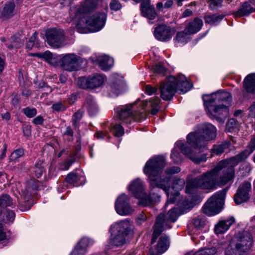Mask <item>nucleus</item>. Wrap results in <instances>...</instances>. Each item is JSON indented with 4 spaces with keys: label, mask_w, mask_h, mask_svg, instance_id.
Listing matches in <instances>:
<instances>
[{
    "label": "nucleus",
    "mask_w": 255,
    "mask_h": 255,
    "mask_svg": "<svg viewBox=\"0 0 255 255\" xmlns=\"http://www.w3.org/2000/svg\"><path fill=\"white\" fill-rule=\"evenodd\" d=\"M149 190V196L147 197L144 192L143 183L139 179L133 180L128 186V190L131 192L133 196L136 198L140 199L139 204L145 206H149L152 202L158 201L160 198V196L158 195V198L154 199L155 196L153 195V193L150 194V188Z\"/></svg>",
    "instance_id": "8"
},
{
    "label": "nucleus",
    "mask_w": 255,
    "mask_h": 255,
    "mask_svg": "<svg viewBox=\"0 0 255 255\" xmlns=\"http://www.w3.org/2000/svg\"><path fill=\"white\" fill-rule=\"evenodd\" d=\"M226 255H242L241 252L237 250L234 246V243H232L229 245L226 250Z\"/></svg>",
    "instance_id": "42"
},
{
    "label": "nucleus",
    "mask_w": 255,
    "mask_h": 255,
    "mask_svg": "<svg viewBox=\"0 0 255 255\" xmlns=\"http://www.w3.org/2000/svg\"><path fill=\"white\" fill-rule=\"evenodd\" d=\"M251 191L252 185L251 182L245 181L241 183L238 186L234 197L236 204L240 205L247 202L250 198Z\"/></svg>",
    "instance_id": "15"
},
{
    "label": "nucleus",
    "mask_w": 255,
    "mask_h": 255,
    "mask_svg": "<svg viewBox=\"0 0 255 255\" xmlns=\"http://www.w3.org/2000/svg\"><path fill=\"white\" fill-rule=\"evenodd\" d=\"M210 115L220 122H224V119L229 115V109L226 105L215 103L208 104L204 102Z\"/></svg>",
    "instance_id": "14"
},
{
    "label": "nucleus",
    "mask_w": 255,
    "mask_h": 255,
    "mask_svg": "<svg viewBox=\"0 0 255 255\" xmlns=\"http://www.w3.org/2000/svg\"><path fill=\"white\" fill-rule=\"evenodd\" d=\"M210 6H216L221 5L223 0H208Z\"/></svg>",
    "instance_id": "63"
},
{
    "label": "nucleus",
    "mask_w": 255,
    "mask_h": 255,
    "mask_svg": "<svg viewBox=\"0 0 255 255\" xmlns=\"http://www.w3.org/2000/svg\"><path fill=\"white\" fill-rule=\"evenodd\" d=\"M22 112L28 118H33L37 114L36 109L34 108H30L29 107L23 108L22 110Z\"/></svg>",
    "instance_id": "45"
},
{
    "label": "nucleus",
    "mask_w": 255,
    "mask_h": 255,
    "mask_svg": "<svg viewBox=\"0 0 255 255\" xmlns=\"http://www.w3.org/2000/svg\"><path fill=\"white\" fill-rule=\"evenodd\" d=\"M249 116L251 117L255 116V103H254L249 108Z\"/></svg>",
    "instance_id": "64"
},
{
    "label": "nucleus",
    "mask_w": 255,
    "mask_h": 255,
    "mask_svg": "<svg viewBox=\"0 0 255 255\" xmlns=\"http://www.w3.org/2000/svg\"><path fill=\"white\" fill-rule=\"evenodd\" d=\"M227 189H224L213 195L202 208L203 212L208 216L218 214L221 210Z\"/></svg>",
    "instance_id": "7"
},
{
    "label": "nucleus",
    "mask_w": 255,
    "mask_h": 255,
    "mask_svg": "<svg viewBox=\"0 0 255 255\" xmlns=\"http://www.w3.org/2000/svg\"><path fill=\"white\" fill-rule=\"evenodd\" d=\"M45 36L48 44L54 47H60L64 40L63 31L55 28L46 30Z\"/></svg>",
    "instance_id": "18"
},
{
    "label": "nucleus",
    "mask_w": 255,
    "mask_h": 255,
    "mask_svg": "<svg viewBox=\"0 0 255 255\" xmlns=\"http://www.w3.org/2000/svg\"><path fill=\"white\" fill-rule=\"evenodd\" d=\"M31 127L30 125H25L23 126V132L25 136H29L31 135Z\"/></svg>",
    "instance_id": "60"
},
{
    "label": "nucleus",
    "mask_w": 255,
    "mask_h": 255,
    "mask_svg": "<svg viewBox=\"0 0 255 255\" xmlns=\"http://www.w3.org/2000/svg\"><path fill=\"white\" fill-rule=\"evenodd\" d=\"M255 10V4L251 2H244L238 11L234 12L235 17H241L248 15Z\"/></svg>",
    "instance_id": "27"
},
{
    "label": "nucleus",
    "mask_w": 255,
    "mask_h": 255,
    "mask_svg": "<svg viewBox=\"0 0 255 255\" xmlns=\"http://www.w3.org/2000/svg\"><path fill=\"white\" fill-rule=\"evenodd\" d=\"M224 160L219 162L214 168H217L218 174L222 171V174L217 178L218 186L225 185L232 181L235 178V168Z\"/></svg>",
    "instance_id": "10"
},
{
    "label": "nucleus",
    "mask_w": 255,
    "mask_h": 255,
    "mask_svg": "<svg viewBox=\"0 0 255 255\" xmlns=\"http://www.w3.org/2000/svg\"><path fill=\"white\" fill-rule=\"evenodd\" d=\"M178 209L174 208L170 209L166 215L161 214L156 218L154 226L151 244H154L158 237L166 229H170L171 226L170 222H175L179 216Z\"/></svg>",
    "instance_id": "6"
},
{
    "label": "nucleus",
    "mask_w": 255,
    "mask_h": 255,
    "mask_svg": "<svg viewBox=\"0 0 255 255\" xmlns=\"http://www.w3.org/2000/svg\"><path fill=\"white\" fill-rule=\"evenodd\" d=\"M42 161H39L35 164L34 166L31 169L33 174L36 178L40 177L44 172V169L42 166Z\"/></svg>",
    "instance_id": "36"
},
{
    "label": "nucleus",
    "mask_w": 255,
    "mask_h": 255,
    "mask_svg": "<svg viewBox=\"0 0 255 255\" xmlns=\"http://www.w3.org/2000/svg\"><path fill=\"white\" fill-rule=\"evenodd\" d=\"M169 246V241L168 237L163 235L160 237L156 248L154 250L151 249L149 250L148 255H160L165 252Z\"/></svg>",
    "instance_id": "24"
},
{
    "label": "nucleus",
    "mask_w": 255,
    "mask_h": 255,
    "mask_svg": "<svg viewBox=\"0 0 255 255\" xmlns=\"http://www.w3.org/2000/svg\"><path fill=\"white\" fill-rule=\"evenodd\" d=\"M122 5L117 0H113L110 3V7L112 10L118 11L121 9Z\"/></svg>",
    "instance_id": "55"
},
{
    "label": "nucleus",
    "mask_w": 255,
    "mask_h": 255,
    "mask_svg": "<svg viewBox=\"0 0 255 255\" xmlns=\"http://www.w3.org/2000/svg\"><path fill=\"white\" fill-rule=\"evenodd\" d=\"M174 30L165 25H160L154 31V36L158 40L165 41L169 39L174 34Z\"/></svg>",
    "instance_id": "23"
},
{
    "label": "nucleus",
    "mask_w": 255,
    "mask_h": 255,
    "mask_svg": "<svg viewBox=\"0 0 255 255\" xmlns=\"http://www.w3.org/2000/svg\"><path fill=\"white\" fill-rule=\"evenodd\" d=\"M152 70L154 73L164 75L165 71V68L160 63L154 65L152 67Z\"/></svg>",
    "instance_id": "52"
},
{
    "label": "nucleus",
    "mask_w": 255,
    "mask_h": 255,
    "mask_svg": "<svg viewBox=\"0 0 255 255\" xmlns=\"http://www.w3.org/2000/svg\"><path fill=\"white\" fill-rule=\"evenodd\" d=\"M218 170L217 168L203 173L188 182L186 186V192L191 193L196 188L206 190H213L218 187Z\"/></svg>",
    "instance_id": "4"
},
{
    "label": "nucleus",
    "mask_w": 255,
    "mask_h": 255,
    "mask_svg": "<svg viewBox=\"0 0 255 255\" xmlns=\"http://www.w3.org/2000/svg\"><path fill=\"white\" fill-rule=\"evenodd\" d=\"M165 166V158L158 155L148 160L144 166L143 172L148 177L150 194L153 193L155 196L154 199L158 197L159 189H162L168 195L169 178L164 176L158 177Z\"/></svg>",
    "instance_id": "2"
},
{
    "label": "nucleus",
    "mask_w": 255,
    "mask_h": 255,
    "mask_svg": "<svg viewBox=\"0 0 255 255\" xmlns=\"http://www.w3.org/2000/svg\"><path fill=\"white\" fill-rule=\"evenodd\" d=\"M224 15L221 14H209L204 16L206 23L210 25H216L224 18Z\"/></svg>",
    "instance_id": "33"
},
{
    "label": "nucleus",
    "mask_w": 255,
    "mask_h": 255,
    "mask_svg": "<svg viewBox=\"0 0 255 255\" xmlns=\"http://www.w3.org/2000/svg\"><path fill=\"white\" fill-rule=\"evenodd\" d=\"M160 100L159 98L156 97L151 98L149 101L150 107L151 108V114L155 115L157 114L159 110V103Z\"/></svg>",
    "instance_id": "37"
},
{
    "label": "nucleus",
    "mask_w": 255,
    "mask_h": 255,
    "mask_svg": "<svg viewBox=\"0 0 255 255\" xmlns=\"http://www.w3.org/2000/svg\"><path fill=\"white\" fill-rule=\"evenodd\" d=\"M123 88L124 83L121 79L113 81L111 85L112 92L117 96L123 92Z\"/></svg>",
    "instance_id": "34"
},
{
    "label": "nucleus",
    "mask_w": 255,
    "mask_h": 255,
    "mask_svg": "<svg viewBox=\"0 0 255 255\" xmlns=\"http://www.w3.org/2000/svg\"><path fill=\"white\" fill-rule=\"evenodd\" d=\"M11 44L8 45V47L9 49H12L13 48H18L21 46L23 44V42H21L20 41V39L18 38L12 37V41H11Z\"/></svg>",
    "instance_id": "53"
},
{
    "label": "nucleus",
    "mask_w": 255,
    "mask_h": 255,
    "mask_svg": "<svg viewBox=\"0 0 255 255\" xmlns=\"http://www.w3.org/2000/svg\"><path fill=\"white\" fill-rule=\"evenodd\" d=\"M112 132L116 136L120 137L124 134V128L121 125H116L112 129Z\"/></svg>",
    "instance_id": "48"
},
{
    "label": "nucleus",
    "mask_w": 255,
    "mask_h": 255,
    "mask_svg": "<svg viewBox=\"0 0 255 255\" xmlns=\"http://www.w3.org/2000/svg\"><path fill=\"white\" fill-rule=\"evenodd\" d=\"M12 205V200L8 195H3L0 197V212L2 209Z\"/></svg>",
    "instance_id": "38"
},
{
    "label": "nucleus",
    "mask_w": 255,
    "mask_h": 255,
    "mask_svg": "<svg viewBox=\"0 0 255 255\" xmlns=\"http://www.w3.org/2000/svg\"><path fill=\"white\" fill-rule=\"evenodd\" d=\"M90 86L91 89L98 87L104 83V77L101 74H95L93 76L88 77Z\"/></svg>",
    "instance_id": "31"
},
{
    "label": "nucleus",
    "mask_w": 255,
    "mask_h": 255,
    "mask_svg": "<svg viewBox=\"0 0 255 255\" xmlns=\"http://www.w3.org/2000/svg\"><path fill=\"white\" fill-rule=\"evenodd\" d=\"M114 228L118 234L114 237L113 244L116 246L123 245L130 230V222L128 220L122 221L115 224Z\"/></svg>",
    "instance_id": "12"
},
{
    "label": "nucleus",
    "mask_w": 255,
    "mask_h": 255,
    "mask_svg": "<svg viewBox=\"0 0 255 255\" xmlns=\"http://www.w3.org/2000/svg\"><path fill=\"white\" fill-rule=\"evenodd\" d=\"M237 126L238 123L237 121L234 119H231L228 121L226 124V128L229 131L231 132L233 129L237 128Z\"/></svg>",
    "instance_id": "54"
},
{
    "label": "nucleus",
    "mask_w": 255,
    "mask_h": 255,
    "mask_svg": "<svg viewBox=\"0 0 255 255\" xmlns=\"http://www.w3.org/2000/svg\"><path fill=\"white\" fill-rule=\"evenodd\" d=\"M102 0H85L76 11L74 18L78 29L87 28L91 31L101 30L106 22L107 16L104 13H96L88 16L87 14L95 10Z\"/></svg>",
    "instance_id": "1"
},
{
    "label": "nucleus",
    "mask_w": 255,
    "mask_h": 255,
    "mask_svg": "<svg viewBox=\"0 0 255 255\" xmlns=\"http://www.w3.org/2000/svg\"><path fill=\"white\" fill-rule=\"evenodd\" d=\"M87 110L91 116L96 114L98 112V108L95 102L92 99L87 100Z\"/></svg>",
    "instance_id": "41"
},
{
    "label": "nucleus",
    "mask_w": 255,
    "mask_h": 255,
    "mask_svg": "<svg viewBox=\"0 0 255 255\" xmlns=\"http://www.w3.org/2000/svg\"><path fill=\"white\" fill-rule=\"evenodd\" d=\"M78 86L82 89L91 88L90 83L89 82L88 78L81 77L78 81Z\"/></svg>",
    "instance_id": "49"
},
{
    "label": "nucleus",
    "mask_w": 255,
    "mask_h": 255,
    "mask_svg": "<svg viewBox=\"0 0 255 255\" xmlns=\"http://www.w3.org/2000/svg\"><path fill=\"white\" fill-rule=\"evenodd\" d=\"M80 177L79 175L74 172L69 173L65 178L66 182L70 184H74L77 183Z\"/></svg>",
    "instance_id": "44"
},
{
    "label": "nucleus",
    "mask_w": 255,
    "mask_h": 255,
    "mask_svg": "<svg viewBox=\"0 0 255 255\" xmlns=\"http://www.w3.org/2000/svg\"><path fill=\"white\" fill-rule=\"evenodd\" d=\"M15 4L12 2H9L6 3L2 11V16L8 18L13 15Z\"/></svg>",
    "instance_id": "35"
},
{
    "label": "nucleus",
    "mask_w": 255,
    "mask_h": 255,
    "mask_svg": "<svg viewBox=\"0 0 255 255\" xmlns=\"http://www.w3.org/2000/svg\"><path fill=\"white\" fill-rule=\"evenodd\" d=\"M216 136L215 127L210 124H206L203 126L202 131L189 133L187 137V141L195 149L199 148L200 151H203L206 148V142L215 138Z\"/></svg>",
    "instance_id": "5"
},
{
    "label": "nucleus",
    "mask_w": 255,
    "mask_h": 255,
    "mask_svg": "<svg viewBox=\"0 0 255 255\" xmlns=\"http://www.w3.org/2000/svg\"><path fill=\"white\" fill-rule=\"evenodd\" d=\"M79 57L75 54L69 53L63 55L59 61L60 67L64 70H77L79 67Z\"/></svg>",
    "instance_id": "17"
},
{
    "label": "nucleus",
    "mask_w": 255,
    "mask_h": 255,
    "mask_svg": "<svg viewBox=\"0 0 255 255\" xmlns=\"http://www.w3.org/2000/svg\"><path fill=\"white\" fill-rule=\"evenodd\" d=\"M244 87L249 93H255V73L249 74L244 81Z\"/></svg>",
    "instance_id": "29"
},
{
    "label": "nucleus",
    "mask_w": 255,
    "mask_h": 255,
    "mask_svg": "<svg viewBox=\"0 0 255 255\" xmlns=\"http://www.w3.org/2000/svg\"><path fill=\"white\" fill-rule=\"evenodd\" d=\"M84 114V111L82 109L78 110L73 115L72 118V122L74 127L76 128L78 123L82 119Z\"/></svg>",
    "instance_id": "39"
},
{
    "label": "nucleus",
    "mask_w": 255,
    "mask_h": 255,
    "mask_svg": "<svg viewBox=\"0 0 255 255\" xmlns=\"http://www.w3.org/2000/svg\"><path fill=\"white\" fill-rule=\"evenodd\" d=\"M189 35L190 34L187 33L185 28L183 31L178 32L177 33L175 40L178 42L185 43L187 42V40Z\"/></svg>",
    "instance_id": "40"
},
{
    "label": "nucleus",
    "mask_w": 255,
    "mask_h": 255,
    "mask_svg": "<svg viewBox=\"0 0 255 255\" xmlns=\"http://www.w3.org/2000/svg\"><path fill=\"white\" fill-rule=\"evenodd\" d=\"M203 25V20L198 17H196L186 24L185 27V31L190 35L194 34L199 31Z\"/></svg>",
    "instance_id": "26"
},
{
    "label": "nucleus",
    "mask_w": 255,
    "mask_h": 255,
    "mask_svg": "<svg viewBox=\"0 0 255 255\" xmlns=\"http://www.w3.org/2000/svg\"><path fill=\"white\" fill-rule=\"evenodd\" d=\"M180 171H181V169L179 167L173 166V167L167 168L165 171V173L167 175L166 177L170 178V175L178 173L180 172ZM170 180V178H169V180Z\"/></svg>",
    "instance_id": "50"
},
{
    "label": "nucleus",
    "mask_w": 255,
    "mask_h": 255,
    "mask_svg": "<svg viewBox=\"0 0 255 255\" xmlns=\"http://www.w3.org/2000/svg\"><path fill=\"white\" fill-rule=\"evenodd\" d=\"M43 122V118L41 115L36 117L32 120V123L35 125H42Z\"/></svg>",
    "instance_id": "61"
},
{
    "label": "nucleus",
    "mask_w": 255,
    "mask_h": 255,
    "mask_svg": "<svg viewBox=\"0 0 255 255\" xmlns=\"http://www.w3.org/2000/svg\"><path fill=\"white\" fill-rule=\"evenodd\" d=\"M202 99L204 102H206L208 104L215 103L226 105L229 107L232 101V96L228 92L220 91L211 95H204Z\"/></svg>",
    "instance_id": "11"
},
{
    "label": "nucleus",
    "mask_w": 255,
    "mask_h": 255,
    "mask_svg": "<svg viewBox=\"0 0 255 255\" xmlns=\"http://www.w3.org/2000/svg\"><path fill=\"white\" fill-rule=\"evenodd\" d=\"M135 104H128L117 109L118 118L124 124H131L132 121H140L142 114L135 110Z\"/></svg>",
    "instance_id": "9"
},
{
    "label": "nucleus",
    "mask_w": 255,
    "mask_h": 255,
    "mask_svg": "<svg viewBox=\"0 0 255 255\" xmlns=\"http://www.w3.org/2000/svg\"><path fill=\"white\" fill-rule=\"evenodd\" d=\"M157 91V89L155 87H152L151 85H147L145 87V92L149 95L155 93Z\"/></svg>",
    "instance_id": "58"
},
{
    "label": "nucleus",
    "mask_w": 255,
    "mask_h": 255,
    "mask_svg": "<svg viewBox=\"0 0 255 255\" xmlns=\"http://www.w3.org/2000/svg\"><path fill=\"white\" fill-rule=\"evenodd\" d=\"M98 63L101 68L105 71L109 70L114 65L113 59L107 55L100 57Z\"/></svg>",
    "instance_id": "30"
},
{
    "label": "nucleus",
    "mask_w": 255,
    "mask_h": 255,
    "mask_svg": "<svg viewBox=\"0 0 255 255\" xmlns=\"http://www.w3.org/2000/svg\"><path fill=\"white\" fill-rule=\"evenodd\" d=\"M185 184L183 179L175 177L172 186V189L174 191L173 193L170 192V183H169L168 195L165 192L168 196V200L165 204L166 206L169 203H173L175 201V199L179 196V191L181 190Z\"/></svg>",
    "instance_id": "20"
},
{
    "label": "nucleus",
    "mask_w": 255,
    "mask_h": 255,
    "mask_svg": "<svg viewBox=\"0 0 255 255\" xmlns=\"http://www.w3.org/2000/svg\"><path fill=\"white\" fill-rule=\"evenodd\" d=\"M24 154V151L23 148H18L15 150L10 156V160L14 161L17 160L18 158L22 157Z\"/></svg>",
    "instance_id": "47"
},
{
    "label": "nucleus",
    "mask_w": 255,
    "mask_h": 255,
    "mask_svg": "<svg viewBox=\"0 0 255 255\" xmlns=\"http://www.w3.org/2000/svg\"><path fill=\"white\" fill-rule=\"evenodd\" d=\"M33 55L43 58L48 63H51L53 59V55L49 51H46L44 53H37L34 54Z\"/></svg>",
    "instance_id": "43"
},
{
    "label": "nucleus",
    "mask_w": 255,
    "mask_h": 255,
    "mask_svg": "<svg viewBox=\"0 0 255 255\" xmlns=\"http://www.w3.org/2000/svg\"><path fill=\"white\" fill-rule=\"evenodd\" d=\"M230 145V142L228 141L223 142L221 144L214 145L211 149V152L212 154L220 155L223 153L226 149L229 148Z\"/></svg>",
    "instance_id": "32"
},
{
    "label": "nucleus",
    "mask_w": 255,
    "mask_h": 255,
    "mask_svg": "<svg viewBox=\"0 0 255 255\" xmlns=\"http://www.w3.org/2000/svg\"><path fill=\"white\" fill-rule=\"evenodd\" d=\"M142 15L149 20L154 19L156 16V12L153 5L149 4V0H144L140 5Z\"/></svg>",
    "instance_id": "25"
},
{
    "label": "nucleus",
    "mask_w": 255,
    "mask_h": 255,
    "mask_svg": "<svg viewBox=\"0 0 255 255\" xmlns=\"http://www.w3.org/2000/svg\"><path fill=\"white\" fill-rule=\"evenodd\" d=\"M217 253L215 248L204 249L197 252L194 255H214Z\"/></svg>",
    "instance_id": "46"
},
{
    "label": "nucleus",
    "mask_w": 255,
    "mask_h": 255,
    "mask_svg": "<svg viewBox=\"0 0 255 255\" xmlns=\"http://www.w3.org/2000/svg\"><path fill=\"white\" fill-rule=\"evenodd\" d=\"M194 150L190 147L187 146L186 145L182 144L180 146V149L183 154L188 157L191 160L196 163H199L201 162L205 161L207 157L205 154L198 155L196 153H199L202 151L199 150V148L195 149L192 146Z\"/></svg>",
    "instance_id": "19"
},
{
    "label": "nucleus",
    "mask_w": 255,
    "mask_h": 255,
    "mask_svg": "<svg viewBox=\"0 0 255 255\" xmlns=\"http://www.w3.org/2000/svg\"><path fill=\"white\" fill-rule=\"evenodd\" d=\"M192 223L197 228H203L205 225L204 220L199 217L194 218L192 221Z\"/></svg>",
    "instance_id": "51"
},
{
    "label": "nucleus",
    "mask_w": 255,
    "mask_h": 255,
    "mask_svg": "<svg viewBox=\"0 0 255 255\" xmlns=\"http://www.w3.org/2000/svg\"><path fill=\"white\" fill-rule=\"evenodd\" d=\"M179 155V154L177 152L175 151L172 152L171 157L173 159L175 163H178L181 161L180 158L178 157Z\"/></svg>",
    "instance_id": "62"
},
{
    "label": "nucleus",
    "mask_w": 255,
    "mask_h": 255,
    "mask_svg": "<svg viewBox=\"0 0 255 255\" xmlns=\"http://www.w3.org/2000/svg\"><path fill=\"white\" fill-rule=\"evenodd\" d=\"M255 150V134L253 135L247 149L237 155L224 160L235 167L239 163L245 161Z\"/></svg>",
    "instance_id": "16"
},
{
    "label": "nucleus",
    "mask_w": 255,
    "mask_h": 255,
    "mask_svg": "<svg viewBox=\"0 0 255 255\" xmlns=\"http://www.w3.org/2000/svg\"><path fill=\"white\" fill-rule=\"evenodd\" d=\"M192 86L183 75L169 76L160 85V97L163 100H170L177 91L180 94L185 93L191 89Z\"/></svg>",
    "instance_id": "3"
},
{
    "label": "nucleus",
    "mask_w": 255,
    "mask_h": 255,
    "mask_svg": "<svg viewBox=\"0 0 255 255\" xmlns=\"http://www.w3.org/2000/svg\"><path fill=\"white\" fill-rule=\"evenodd\" d=\"M94 242L88 238H82L76 245L70 255H85L87 253V249L92 246Z\"/></svg>",
    "instance_id": "22"
},
{
    "label": "nucleus",
    "mask_w": 255,
    "mask_h": 255,
    "mask_svg": "<svg viewBox=\"0 0 255 255\" xmlns=\"http://www.w3.org/2000/svg\"><path fill=\"white\" fill-rule=\"evenodd\" d=\"M37 34L38 33L36 32H35L30 37L29 41L26 45V46L28 48L31 49L33 47Z\"/></svg>",
    "instance_id": "57"
},
{
    "label": "nucleus",
    "mask_w": 255,
    "mask_h": 255,
    "mask_svg": "<svg viewBox=\"0 0 255 255\" xmlns=\"http://www.w3.org/2000/svg\"><path fill=\"white\" fill-rule=\"evenodd\" d=\"M128 197L125 194L121 195L117 200L115 207L117 213L121 215H128L131 214L133 210L127 203Z\"/></svg>",
    "instance_id": "21"
},
{
    "label": "nucleus",
    "mask_w": 255,
    "mask_h": 255,
    "mask_svg": "<svg viewBox=\"0 0 255 255\" xmlns=\"http://www.w3.org/2000/svg\"><path fill=\"white\" fill-rule=\"evenodd\" d=\"M234 243L235 248L242 254L248 252L251 248L253 238L251 234L247 231L239 233L236 236Z\"/></svg>",
    "instance_id": "13"
},
{
    "label": "nucleus",
    "mask_w": 255,
    "mask_h": 255,
    "mask_svg": "<svg viewBox=\"0 0 255 255\" xmlns=\"http://www.w3.org/2000/svg\"><path fill=\"white\" fill-rule=\"evenodd\" d=\"M234 223L235 219L233 217L221 221L216 226L215 232L217 234H222L227 231Z\"/></svg>",
    "instance_id": "28"
},
{
    "label": "nucleus",
    "mask_w": 255,
    "mask_h": 255,
    "mask_svg": "<svg viewBox=\"0 0 255 255\" xmlns=\"http://www.w3.org/2000/svg\"><path fill=\"white\" fill-rule=\"evenodd\" d=\"M73 162L71 160H66L62 163L60 166L61 170H65L69 169V167L71 165Z\"/></svg>",
    "instance_id": "59"
},
{
    "label": "nucleus",
    "mask_w": 255,
    "mask_h": 255,
    "mask_svg": "<svg viewBox=\"0 0 255 255\" xmlns=\"http://www.w3.org/2000/svg\"><path fill=\"white\" fill-rule=\"evenodd\" d=\"M52 108L53 110L57 112L64 111L66 109L65 107L61 102L54 104L52 106Z\"/></svg>",
    "instance_id": "56"
}]
</instances>
